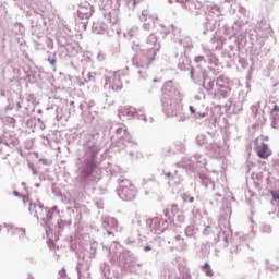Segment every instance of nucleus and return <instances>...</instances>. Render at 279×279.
<instances>
[{"instance_id": "f257e3e1", "label": "nucleus", "mask_w": 279, "mask_h": 279, "mask_svg": "<svg viewBox=\"0 0 279 279\" xmlns=\"http://www.w3.org/2000/svg\"><path fill=\"white\" fill-rule=\"evenodd\" d=\"M119 195L122 199H125L126 202L136 197V187L132 184V181L122 180Z\"/></svg>"}, {"instance_id": "f03ea898", "label": "nucleus", "mask_w": 279, "mask_h": 279, "mask_svg": "<svg viewBox=\"0 0 279 279\" xmlns=\"http://www.w3.org/2000/svg\"><path fill=\"white\" fill-rule=\"evenodd\" d=\"M258 158H262L263 160H267L269 156H271L272 151L271 148H269L268 144L262 143L260 146L256 148Z\"/></svg>"}, {"instance_id": "7ed1b4c3", "label": "nucleus", "mask_w": 279, "mask_h": 279, "mask_svg": "<svg viewBox=\"0 0 279 279\" xmlns=\"http://www.w3.org/2000/svg\"><path fill=\"white\" fill-rule=\"evenodd\" d=\"M95 167L94 162L89 163V167L82 172L83 178H90V175H93V171H95Z\"/></svg>"}, {"instance_id": "20e7f679", "label": "nucleus", "mask_w": 279, "mask_h": 279, "mask_svg": "<svg viewBox=\"0 0 279 279\" xmlns=\"http://www.w3.org/2000/svg\"><path fill=\"white\" fill-rule=\"evenodd\" d=\"M203 271L206 274V276H208L209 278H211L213 276V269L210 268V265L208 263H206L203 266Z\"/></svg>"}, {"instance_id": "39448f33", "label": "nucleus", "mask_w": 279, "mask_h": 279, "mask_svg": "<svg viewBox=\"0 0 279 279\" xmlns=\"http://www.w3.org/2000/svg\"><path fill=\"white\" fill-rule=\"evenodd\" d=\"M180 272L183 274L182 279H191V274L189 272V269L186 268H180Z\"/></svg>"}, {"instance_id": "423d86ee", "label": "nucleus", "mask_w": 279, "mask_h": 279, "mask_svg": "<svg viewBox=\"0 0 279 279\" xmlns=\"http://www.w3.org/2000/svg\"><path fill=\"white\" fill-rule=\"evenodd\" d=\"M271 195H272V199H279V193L278 192H276V191H272L271 192Z\"/></svg>"}, {"instance_id": "0eeeda50", "label": "nucleus", "mask_w": 279, "mask_h": 279, "mask_svg": "<svg viewBox=\"0 0 279 279\" xmlns=\"http://www.w3.org/2000/svg\"><path fill=\"white\" fill-rule=\"evenodd\" d=\"M23 202H24V204H27V202H28L29 206H32V201L29 199V196H23Z\"/></svg>"}, {"instance_id": "6e6552de", "label": "nucleus", "mask_w": 279, "mask_h": 279, "mask_svg": "<svg viewBox=\"0 0 279 279\" xmlns=\"http://www.w3.org/2000/svg\"><path fill=\"white\" fill-rule=\"evenodd\" d=\"M52 215H53V211L51 209L48 210V214H47L48 219H51Z\"/></svg>"}, {"instance_id": "1a4fd4ad", "label": "nucleus", "mask_w": 279, "mask_h": 279, "mask_svg": "<svg viewBox=\"0 0 279 279\" xmlns=\"http://www.w3.org/2000/svg\"><path fill=\"white\" fill-rule=\"evenodd\" d=\"M110 223H113V226H117V220L114 218L109 219Z\"/></svg>"}, {"instance_id": "9d476101", "label": "nucleus", "mask_w": 279, "mask_h": 279, "mask_svg": "<svg viewBox=\"0 0 279 279\" xmlns=\"http://www.w3.org/2000/svg\"><path fill=\"white\" fill-rule=\"evenodd\" d=\"M202 60H204V57H197L196 58V62H202Z\"/></svg>"}, {"instance_id": "9b49d317", "label": "nucleus", "mask_w": 279, "mask_h": 279, "mask_svg": "<svg viewBox=\"0 0 279 279\" xmlns=\"http://www.w3.org/2000/svg\"><path fill=\"white\" fill-rule=\"evenodd\" d=\"M274 111H275V112H279L278 106H275V107H274Z\"/></svg>"}, {"instance_id": "f8f14e48", "label": "nucleus", "mask_w": 279, "mask_h": 279, "mask_svg": "<svg viewBox=\"0 0 279 279\" xmlns=\"http://www.w3.org/2000/svg\"><path fill=\"white\" fill-rule=\"evenodd\" d=\"M190 112H192V114H195V110L193 109V107H190Z\"/></svg>"}, {"instance_id": "ddd939ff", "label": "nucleus", "mask_w": 279, "mask_h": 279, "mask_svg": "<svg viewBox=\"0 0 279 279\" xmlns=\"http://www.w3.org/2000/svg\"><path fill=\"white\" fill-rule=\"evenodd\" d=\"M149 250H151L150 246H145V252H149Z\"/></svg>"}, {"instance_id": "4468645a", "label": "nucleus", "mask_w": 279, "mask_h": 279, "mask_svg": "<svg viewBox=\"0 0 279 279\" xmlns=\"http://www.w3.org/2000/svg\"><path fill=\"white\" fill-rule=\"evenodd\" d=\"M199 117L204 118V117H206V113H201Z\"/></svg>"}, {"instance_id": "2eb2a0df", "label": "nucleus", "mask_w": 279, "mask_h": 279, "mask_svg": "<svg viewBox=\"0 0 279 279\" xmlns=\"http://www.w3.org/2000/svg\"><path fill=\"white\" fill-rule=\"evenodd\" d=\"M194 201H195V198H193V197L190 199V202H194Z\"/></svg>"}, {"instance_id": "dca6fc26", "label": "nucleus", "mask_w": 279, "mask_h": 279, "mask_svg": "<svg viewBox=\"0 0 279 279\" xmlns=\"http://www.w3.org/2000/svg\"><path fill=\"white\" fill-rule=\"evenodd\" d=\"M51 64H52V65L56 64V61H51Z\"/></svg>"}, {"instance_id": "f3484780", "label": "nucleus", "mask_w": 279, "mask_h": 279, "mask_svg": "<svg viewBox=\"0 0 279 279\" xmlns=\"http://www.w3.org/2000/svg\"><path fill=\"white\" fill-rule=\"evenodd\" d=\"M108 234H112V232H108Z\"/></svg>"}]
</instances>
